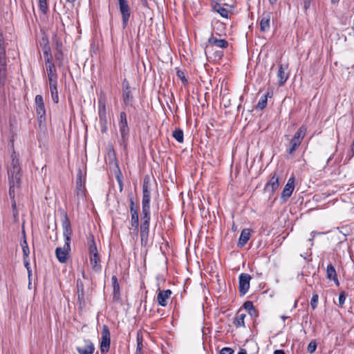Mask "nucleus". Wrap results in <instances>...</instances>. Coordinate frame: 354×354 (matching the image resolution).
<instances>
[{
  "instance_id": "nucleus-1",
  "label": "nucleus",
  "mask_w": 354,
  "mask_h": 354,
  "mask_svg": "<svg viewBox=\"0 0 354 354\" xmlns=\"http://www.w3.org/2000/svg\"><path fill=\"white\" fill-rule=\"evenodd\" d=\"M62 225L64 245L63 248L59 247L55 249V255L59 262L65 263L67 261L68 255L71 251V241L73 233L71 221L66 212H63L62 214Z\"/></svg>"
},
{
  "instance_id": "nucleus-2",
  "label": "nucleus",
  "mask_w": 354,
  "mask_h": 354,
  "mask_svg": "<svg viewBox=\"0 0 354 354\" xmlns=\"http://www.w3.org/2000/svg\"><path fill=\"white\" fill-rule=\"evenodd\" d=\"M12 162L8 169V181H9V196L11 202L15 201L16 189L20 187L21 185V167L19 158L15 151L11 155Z\"/></svg>"
},
{
  "instance_id": "nucleus-3",
  "label": "nucleus",
  "mask_w": 354,
  "mask_h": 354,
  "mask_svg": "<svg viewBox=\"0 0 354 354\" xmlns=\"http://www.w3.org/2000/svg\"><path fill=\"white\" fill-rule=\"evenodd\" d=\"M151 185L149 178L145 177L142 185V214L141 219L151 220L150 212Z\"/></svg>"
},
{
  "instance_id": "nucleus-4",
  "label": "nucleus",
  "mask_w": 354,
  "mask_h": 354,
  "mask_svg": "<svg viewBox=\"0 0 354 354\" xmlns=\"http://www.w3.org/2000/svg\"><path fill=\"white\" fill-rule=\"evenodd\" d=\"M118 128L120 134V145L126 148L129 140L130 129L128 125L127 113L124 111L120 113Z\"/></svg>"
},
{
  "instance_id": "nucleus-5",
  "label": "nucleus",
  "mask_w": 354,
  "mask_h": 354,
  "mask_svg": "<svg viewBox=\"0 0 354 354\" xmlns=\"http://www.w3.org/2000/svg\"><path fill=\"white\" fill-rule=\"evenodd\" d=\"M307 129L305 126L302 125L299 128L297 132L294 134L293 137L290 141V148L287 149L288 154H292L300 146L304 138L306 136Z\"/></svg>"
},
{
  "instance_id": "nucleus-6",
  "label": "nucleus",
  "mask_w": 354,
  "mask_h": 354,
  "mask_svg": "<svg viewBox=\"0 0 354 354\" xmlns=\"http://www.w3.org/2000/svg\"><path fill=\"white\" fill-rule=\"evenodd\" d=\"M282 174L278 169L274 170L270 174V180L266 184L264 191L268 192L270 194H273L276 190L279 187V180L281 179Z\"/></svg>"
},
{
  "instance_id": "nucleus-7",
  "label": "nucleus",
  "mask_w": 354,
  "mask_h": 354,
  "mask_svg": "<svg viewBox=\"0 0 354 354\" xmlns=\"http://www.w3.org/2000/svg\"><path fill=\"white\" fill-rule=\"evenodd\" d=\"M119 10L122 16V28L125 29L128 26V23L131 17V10L129 5L128 0H122L118 1Z\"/></svg>"
},
{
  "instance_id": "nucleus-8",
  "label": "nucleus",
  "mask_w": 354,
  "mask_h": 354,
  "mask_svg": "<svg viewBox=\"0 0 354 354\" xmlns=\"http://www.w3.org/2000/svg\"><path fill=\"white\" fill-rule=\"evenodd\" d=\"M111 334L109 327L103 325L102 330V337L100 342V351L102 354L107 353L110 348Z\"/></svg>"
},
{
  "instance_id": "nucleus-9",
  "label": "nucleus",
  "mask_w": 354,
  "mask_h": 354,
  "mask_svg": "<svg viewBox=\"0 0 354 354\" xmlns=\"http://www.w3.org/2000/svg\"><path fill=\"white\" fill-rule=\"evenodd\" d=\"M35 101L38 122L41 123L46 120V109L44 98L41 95H37Z\"/></svg>"
},
{
  "instance_id": "nucleus-10",
  "label": "nucleus",
  "mask_w": 354,
  "mask_h": 354,
  "mask_svg": "<svg viewBox=\"0 0 354 354\" xmlns=\"http://www.w3.org/2000/svg\"><path fill=\"white\" fill-rule=\"evenodd\" d=\"M98 116H99V124L100 127V131L102 133H105L107 131V118H106V109L105 103L99 102L98 106Z\"/></svg>"
},
{
  "instance_id": "nucleus-11",
  "label": "nucleus",
  "mask_w": 354,
  "mask_h": 354,
  "mask_svg": "<svg viewBox=\"0 0 354 354\" xmlns=\"http://www.w3.org/2000/svg\"><path fill=\"white\" fill-rule=\"evenodd\" d=\"M149 219H141V225L140 228V240L141 245L143 246H147L149 241Z\"/></svg>"
},
{
  "instance_id": "nucleus-12",
  "label": "nucleus",
  "mask_w": 354,
  "mask_h": 354,
  "mask_svg": "<svg viewBox=\"0 0 354 354\" xmlns=\"http://www.w3.org/2000/svg\"><path fill=\"white\" fill-rule=\"evenodd\" d=\"M252 277L249 274L241 273L239 277V288L241 295H244L247 293L250 288V281Z\"/></svg>"
},
{
  "instance_id": "nucleus-13",
  "label": "nucleus",
  "mask_w": 354,
  "mask_h": 354,
  "mask_svg": "<svg viewBox=\"0 0 354 354\" xmlns=\"http://www.w3.org/2000/svg\"><path fill=\"white\" fill-rule=\"evenodd\" d=\"M294 189H295V178L292 176L288 179L286 185H285V187L282 191V193L281 195V199L282 200L283 203L286 202L288 201V199L292 195V194L294 191Z\"/></svg>"
},
{
  "instance_id": "nucleus-14",
  "label": "nucleus",
  "mask_w": 354,
  "mask_h": 354,
  "mask_svg": "<svg viewBox=\"0 0 354 354\" xmlns=\"http://www.w3.org/2000/svg\"><path fill=\"white\" fill-rule=\"evenodd\" d=\"M288 70V64H279V69L277 72V79H278V84L279 86H283L289 77V72Z\"/></svg>"
},
{
  "instance_id": "nucleus-15",
  "label": "nucleus",
  "mask_w": 354,
  "mask_h": 354,
  "mask_svg": "<svg viewBox=\"0 0 354 354\" xmlns=\"http://www.w3.org/2000/svg\"><path fill=\"white\" fill-rule=\"evenodd\" d=\"M172 292L167 289L165 290H158L157 294V301L159 306L165 307L167 305V301L170 298Z\"/></svg>"
},
{
  "instance_id": "nucleus-16",
  "label": "nucleus",
  "mask_w": 354,
  "mask_h": 354,
  "mask_svg": "<svg viewBox=\"0 0 354 354\" xmlns=\"http://www.w3.org/2000/svg\"><path fill=\"white\" fill-rule=\"evenodd\" d=\"M208 44L212 46H216L221 48H227L229 43L226 39H221L215 37L213 34L208 38Z\"/></svg>"
},
{
  "instance_id": "nucleus-17",
  "label": "nucleus",
  "mask_w": 354,
  "mask_h": 354,
  "mask_svg": "<svg viewBox=\"0 0 354 354\" xmlns=\"http://www.w3.org/2000/svg\"><path fill=\"white\" fill-rule=\"evenodd\" d=\"M272 13L270 12H263L260 21V30L263 32H267L270 28V19Z\"/></svg>"
},
{
  "instance_id": "nucleus-18",
  "label": "nucleus",
  "mask_w": 354,
  "mask_h": 354,
  "mask_svg": "<svg viewBox=\"0 0 354 354\" xmlns=\"http://www.w3.org/2000/svg\"><path fill=\"white\" fill-rule=\"evenodd\" d=\"M84 346L77 347L76 350L79 354H93L95 351V346L90 339H84Z\"/></svg>"
},
{
  "instance_id": "nucleus-19",
  "label": "nucleus",
  "mask_w": 354,
  "mask_h": 354,
  "mask_svg": "<svg viewBox=\"0 0 354 354\" xmlns=\"http://www.w3.org/2000/svg\"><path fill=\"white\" fill-rule=\"evenodd\" d=\"M326 277L333 281L337 286H339V282L337 278V272L335 267L332 264H328L326 268Z\"/></svg>"
},
{
  "instance_id": "nucleus-20",
  "label": "nucleus",
  "mask_w": 354,
  "mask_h": 354,
  "mask_svg": "<svg viewBox=\"0 0 354 354\" xmlns=\"http://www.w3.org/2000/svg\"><path fill=\"white\" fill-rule=\"evenodd\" d=\"M251 236V230L249 228L243 229L240 234L238 245L240 247L244 246L247 242L249 241Z\"/></svg>"
},
{
  "instance_id": "nucleus-21",
  "label": "nucleus",
  "mask_w": 354,
  "mask_h": 354,
  "mask_svg": "<svg viewBox=\"0 0 354 354\" xmlns=\"http://www.w3.org/2000/svg\"><path fill=\"white\" fill-rule=\"evenodd\" d=\"M7 80L6 60H0V88L3 87Z\"/></svg>"
},
{
  "instance_id": "nucleus-22",
  "label": "nucleus",
  "mask_w": 354,
  "mask_h": 354,
  "mask_svg": "<svg viewBox=\"0 0 354 354\" xmlns=\"http://www.w3.org/2000/svg\"><path fill=\"white\" fill-rule=\"evenodd\" d=\"M87 245L90 255L98 254L97 245L95 241L94 236L93 234H89L88 236Z\"/></svg>"
},
{
  "instance_id": "nucleus-23",
  "label": "nucleus",
  "mask_w": 354,
  "mask_h": 354,
  "mask_svg": "<svg viewBox=\"0 0 354 354\" xmlns=\"http://www.w3.org/2000/svg\"><path fill=\"white\" fill-rule=\"evenodd\" d=\"M89 259L93 270L95 272L100 271L102 266L100 265V258L99 254L90 255Z\"/></svg>"
},
{
  "instance_id": "nucleus-24",
  "label": "nucleus",
  "mask_w": 354,
  "mask_h": 354,
  "mask_svg": "<svg viewBox=\"0 0 354 354\" xmlns=\"http://www.w3.org/2000/svg\"><path fill=\"white\" fill-rule=\"evenodd\" d=\"M77 295L80 304L84 303V284L80 279L77 280Z\"/></svg>"
},
{
  "instance_id": "nucleus-25",
  "label": "nucleus",
  "mask_w": 354,
  "mask_h": 354,
  "mask_svg": "<svg viewBox=\"0 0 354 354\" xmlns=\"http://www.w3.org/2000/svg\"><path fill=\"white\" fill-rule=\"evenodd\" d=\"M212 10L218 12L222 17L228 18V10L218 3H214L212 6Z\"/></svg>"
},
{
  "instance_id": "nucleus-26",
  "label": "nucleus",
  "mask_w": 354,
  "mask_h": 354,
  "mask_svg": "<svg viewBox=\"0 0 354 354\" xmlns=\"http://www.w3.org/2000/svg\"><path fill=\"white\" fill-rule=\"evenodd\" d=\"M129 229H133L135 235H137L139 230V216L138 213L131 214V227Z\"/></svg>"
},
{
  "instance_id": "nucleus-27",
  "label": "nucleus",
  "mask_w": 354,
  "mask_h": 354,
  "mask_svg": "<svg viewBox=\"0 0 354 354\" xmlns=\"http://www.w3.org/2000/svg\"><path fill=\"white\" fill-rule=\"evenodd\" d=\"M122 100L125 106H132L133 97L131 90L122 91Z\"/></svg>"
},
{
  "instance_id": "nucleus-28",
  "label": "nucleus",
  "mask_w": 354,
  "mask_h": 354,
  "mask_svg": "<svg viewBox=\"0 0 354 354\" xmlns=\"http://www.w3.org/2000/svg\"><path fill=\"white\" fill-rule=\"evenodd\" d=\"M245 316H246L245 314L241 313L240 311H239L233 321L234 325L236 328L245 327L244 319H245Z\"/></svg>"
},
{
  "instance_id": "nucleus-29",
  "label": "nucleus",
  "mask_w": 354,
  "mask_h": 354,
  "mask_svg": "<svg viewBox=\"0 0 354 354\" xmlns=\"http://www.w3.org/2000/svg\"><path fill=\"white\" fill-rule=\"evenodd\" d=\"M136 342H137V346H136V354H143V352H142L143 336H142V333L140 331L137 333Z\"/></svg>"
},
{
  "instance_id": "nucleus-30",
  "label": "nucleus",
  "mask_w": 354,
  "mask_h": 354,
  "mask_svg": "<svg viewBox=\"0 0 354 354\" xmlns=\"http://www.w3.org/2000/svg\"><path fill=\"white\" fill-rule=\"evenodd\" d=\"M85 184V176L83 174V171L81 168L77 169V178H76V187H84Z\"/></svg>"
},
{
  "instance_id": "nucleus-31",
  "label": "nucleus",
  "mask_w": 354,
  "mask_h": 354,
  "mask_svg": "<svg viewBox=\"0 0 354 354\" xmlns=\"http://www.w3.org/2000/svg\"><path fill=\"white\" fill-rule=\"evenodd\" d=\"M23 233H24V239H23V241L21 242V245L22 251H23V257H24V259H27V258H28V256L30 254V250H29V248H28V243L26 241L24 231L23 232Z\"/></svg>"
},
{
  "instance_id": "nucleus-32",
  "label": "nucleus",
  "mask_w": 354,
  "mask_h": 354,
  "mask_svg": "<svg viewBox=\"0 0 354 354\" xmlns=\"http://www.w3.org/2000/svg\"><path fill=\"white\" fill-rule=\"evenodd\" d=\"M111 281L113 288V296L114 297H116L120 295V284L115 275L112 276Z\"/></svg>"
},
{
  "instance_id": "nucleus-33",
  "label": "nucleus",
  "mask_w": 354,
  "mask_h": 354,
  "mask_svg": "<svg viewBox=\"0 0 354 354\" xmlns=\"http://www.w3.org/2000/svg\"><path fill=\"white\" fill-rule=\"evenodd\" d=\"M172 136L179 142L183 143L184 140V135L182 129L176 128L172 133Z\"/></svg>"
},
{
  "instance_id": "nucleus-34",
  "label": "nucleus",
  "mask_w": 354,
  "mask_h": 354,
  "mask_svg": "<svg viewBox=\"0 0 354 354\" xmlns=\"http://www.w3.org/2000/svg\"><path fill=\"white\" fill-rule=\"evenodd\" d=\"M48 0H39V8L42 14L46 15L48 12Z\"/></svg>"
},
{
  "instance_id": "nucleus-35",
  "label": "nucleus",
  "mask_w": 354,
  "mask_h": 354,
  "mask_svg": "<svg viewBox=\"0 0 354 354\" xmlns=\"http://www.w3.org/2000/svg\"><path fill=\"white\" fill-rule=\"evenodd\" d=\"M40 45L42 48L43 53L51 51L50 47L49 46L48 39L47 37H42Z\"/></svg>"
},
{
  "instance_id": "nucleus-36",
  "label": "nucleus",
  "mask_w": 354,
  "mask_h": 354,
  "mask_svg": "<svg viewBox=\"0 0 354 354\" xmlns=\"http://www.w3.org/2000/svg\"><path fill=\"white\" fill-rule=\"evenodd\" d=\"M268 100L266 96H261L260 100H259L257 104L256 105V109L259 110H263L267 105Z\"/></svg>"
},
{
  "instance_id": "nucleus-37",
  "label": "nucleus",
  "mask_w": 354,
  "mask_h": 354,
  "mask_svg": "<svg viewBox=\"0 0 354 354\" xmlns=\"http://www.w3.org/2000/svg\"><path fill=\"white\" fill-rule=\"evenodd\" d=\"M46 71H47V74H48V78L57 77V73L55 66H47Z\"/></svg>"
},
{
  "instance_id": "nucleus-38",
  "label": "nucleus",
  "mask_w": 354,
  "mask_h": 354,
  "mask_svg": "<svg viewBox=\"0 0 354 354\" xmlns=\"http://www.w3.org/2000/svg\"><path fill=\"white\" fill-rule=\"evenodd\" d=\"M177 77L182 81L184 86L188 84V81L185 75V73L183 71L178 70L176 72Z\"/></svg>"
},
{
  "instance_id": "nucleus-39",
  "label": "nucleus",
  "mask_w": 354,
  "mask_h": 354,
  "mask_svg": "<svg viewBox=\"0 0 354 354\" xmlns=\"http://www.w3.org/2000/svg\"><path fill=\"white\" fill-rule=\"evenodd\" d=\"M129 202H130L129 208H130L131 214L138 213V207L135 205L133 197L131 196L129 197Z\"/></svg>"
},
{
  "instance_id": "nucleus-40",
  "label": "nucleus",
  "mask_w": 354,
  "mask_h": 354,
  "mask_svg": "<svg viewBox=\"0 0 354 354\" xmlns=\"http://www.w3.org/2000/svg\"><path fill=\"white\" fill-rule=\"evenodd\" d=\"M12 209L13 212V217L15 222H18L19 221V212L17 208L16 201H13L11 202Z\"/></svg>"
},
{
  "instance_id": "nucleus-41",
  "label": "nucleus",
  "mask_w": 354,
  "mask_h": 354,
  "mask_svg": "<svg viewBox=\"0 0 354 354\" xmlns=\"http://www.w3.org/2000/svg\"><path fill=\"white\" fill-rule=\"evenodd\" d=\"M319 296L317 293H314L310 300V306L313 310H315L317 307Z\"/></svg>"
},
{
  "instance_id": "nucleus-42",
  "label": "nucleus",
  "mask_w": 354,
  "mask_h": 354,
  "mask_svg": "<svg viewBox=\"0 0 354 354\" xmlns=\"http://www.w3.org/2000/svg\"><path fill=\"white\" fill-rule=\"evenodd\" d=\"M317 348V343L315 340H312L307 346V351L310 354H313L315 352Z\"/></svg>"
},
{
  "instance_id": "nucleus-43",
  "label": "nucleus",
  "mask_w": 354,
  "mask_h": 354,
  "mask_svg": "<svg viewBox=\"0 0 354 354\" xmlns=\"http://www.w3.org/2000/svg\"><path fill=\"white\" fill-rule=\"evenodd\" d=\"M50 95L53 99V101L54 103L57 104L59 102V95H58V91L57 88H50Z\"/></svg>"
},
{
  "instance_id": "nucleus-44",
  "label": "nucleus",
  "mask_w": 354,
  "mask_h": 354,
  "mask_svg": "<svg viewBox=\"0 0 354 354\" xmlns=\"http://www.w3.org/2000/svg\"><path fill=\"white\" fill-rule=\"evenodd\" d=\"M55 57L56 60H57L59 62V66L63 64L64 55L62 50H57V52L55 54Z\"/></svg>"
},
{
  "instance_id": "nucleus-45",
  "label": "nucleus",
  "mask_w": 354,
  "mask_h": 354,
  "mask_svg": "<svg viewBox=\"0 0 354 354\" xmlns=\"http://www.w3.org/2000/svg\"><path fill=\"white\" fill-rule=\"evenodd\" d=\"M346 293L344 291H342L339 295V298H338V301H339V307H343V305L345 303V300H346Z\"/></svg>"
},
{
  "instance_id": "nucleus-46",
  "label": "nucleus",
  "mask_w": 354,
  "mask_h": 354,
  "mask_svg": "<svg viewBox=\"0 0 354 354\" xmlns=\"http://www.w3.org/2000/svg\"><path fill=\"white\" fill-rule=\"evenodd\" d=\"M57 77L48 78L49 82V86L50 88H57Z\"/></svg>"
},
{
  "instance_id": "nucleus-47",
  "label": "nucleus",
  "mask_w": 354,
  "mask_h": 354,
  "mask_svg": "<svg viewBox=\"0 0 354 354\" xmlns=\"http://www.w3.org/2000/svg\"><path fill=\"white\" fill-rule=\"evenodd\" d=\"M243 308L248 311H251L254 308L251 301H247L243 304Z\"/></svg>"
},
{
  "instance_id": "nucleus-48",
  "label": "nucleus",
  "mask_w": 354,
  "mask_h": 354,
  "mask_svg": "<svg viewBox=\"0 0 354 354\" xmlns=\"http://www.w3.org/2000/svg\"><path fill=\"white\" fill-rule=\"evenodd\" d=\"M0 60H6V46H0Z\"/></svg>"
},
{
  "instance_id": "nucleus-49",
  "label": "nucleus",
  "mask_w": 354,
  "mask_h": 354,
  "mask_svg": "<svg viewBox=\"0 0 354 354\" xmlns=\"http://www.w3.org/2000/svg\"><path fill=\"white\" fill-rule=\"evenodd\" d=\"M76 194L78 198H83L84 197V187H76Z\"/></svg>"
},
{
  "instance_id": "nucleus-50",
  "label": "nucleus",
  "mask_w": 354,
  "mask_h": 354,
  "mask_svg": "<svg viewBox=\"0 0 354 354\" xmlns=\"http://www.w3.org/2000/svg\"><path fill=\"white\" fill-rule=\"evenodd\" d=\"M233 353H234V350L230 347H224L220 351V354H233Z\"/></svg>"
},
{
  "instance_id": "nucleus-51",
  "label": "nucleus",
  "mask_w": 354,
  "mask_h": 354,
  "mask_svg": "<svg viewBox=\"0 0 354 354\" xmlns=\"http://www.w3.org/2000/svg\"><path fill=\"white\" fill-rule=\"evenodd\" d=\"M108 156L110 160H115V153L113 147H111L108 151Z\"/></svg>"
},
{
  "instance_id": "nucleus-52",
  "label": "nucleus",
  "mask_w": 354,
  "mask_h": 354,
  "mask_svg": "<svg viewBox=\"0 0 354 354\" xmlns=\"http://www.w3.org/2000/svg\"><path fill=\"white\" fill-rule=\"evenodd\" d=\"M131 90L129 83L127 79L122 81V91Z\"/></svg>"
},
{
  "instance_id": "nucleus-53",
  "label": "nucleus",
  "mask_w": 354,
  "mask_h": 354,
  "mask_svg": "<svg viewBox=\"0 0 354 354\" xmlns=\"http://www.w3.org/2000/svg\"><path fill=\"white\" fill-rule=\"evenodd\" d=\"M116 165H117V167L119 168L118 164L116 163ZM116 180L118 181V183H121V181L122 180V173H121V171L120 169H118V172L116 174Z\"/></svg>"
},
{
  "instance_id": "nucleus-54",
  "label": "nucleus",
  "mask_w": 354,
  "mask_h": 354,
  "mask_svg": "<svg viewBox=\"0 0 354 354\" xmlns=\"http://www.w3.org/2000/svg\"><path fill=\"white\" fill-rule=\"evenodd\" d=\"M312 1L313 0H304V8L305 10L310 8Z\"/></svg>"
},
{
  "instance_id": "nucleus-55",
  "label": "nucleus",
  "mask_w": 354,
  "mask_h": 354,
  "mask_svg": "<svg viewBox=\"0 0 354 354\" xmlns=\"http://www.w3.org/2000/svg\"><path fill=\"white\" fill-rule=\"evenodd\" d=\"M45 62H46V66H55L54 63H53V57L51 58H48V59H45Z\"/></svg>"
},
{
  "instance_id": "nucleus-56",
  "label": "nucleus",
  "mask_w": 354,
  "mask_h": 354,
  "mask_svg": "<svg viewBox=\"0 0 354 354\" xmlns=\"http://www.w3.org/2000/svg\"><path fill=\"white\" fill-rule=\"evenodd\" d=\"M223 56V53L222 51H216L214 53V57L217 58L218 59H221Z\"/></svg>"
},
{
  "instance_id": "nucleus-57",
  "label": "nucleus",
  "mask_w": 354,
  "mask_h": 354,
  "mask_svg": "<svg viewBox=\"0 0 354 354\" xmlns=\"http://www.w3.org/2000/svg\"><path fill=\"white\" fill-rule=\"evenodd\" d=\"M24 266L26 268V270L30 269V262H29L28 258L24 259Z\"/></svg>"
},
{
  "instance_id": "nucleus-58",
  "label": "nucleus",
  "mask_w": 354,
  "mask_h": 354,
  "mask_svg": "<svg viewBox=\"0 0 354 354\" xmlns=\"http://www.w3.org/2000/svg\"><path fill=\"white\" fill-rule=\"evenodd\" d=\"M248 313L252 316V317H258V311L255 309V308H253V310H252L251 311H249Z\"/></svg>"
},
{
  "instance_id": "nucleus-59",
  "label": "nucleus",
  "mask_w": 354,
  "mask_h": 354,
  "mask_svg": "<svg viewBox=\"0 0 354 354\" xmlns=\"http://www.w3.org/2000/svg\"><path fill=\"white\" fill-rule=\"evenodd\" d=\"M43 53H44V57L45 59L53 57V55L51 54V51L44 52Z\"/></svg>"
},
{
  "instance_id": "nucleus-60",
  "label": "nucleus",
  "mask_w": 354,
  "mask_h": 354,
  "mask_svg": "<svg viewBox=\"0 0 354 354\" xmlns=\"http://www.w3.org/2000/svg\"><path fill=\"white\" fill-rule=\"evenodd\" d=\"M5 45L4 37L3 32L0 30V46Z\"/></svg>"
},
{
  "instance_id": "nucleus-61",
  "label": "nucleus",
  "mask_w": 354,
  "mask_h": 354,
  "mask_svg": "<svg viewBox=\"0 0 354 354\" xmlns=\"http://www.w3.org/2000/svg\"><path fill=\"white\" fill-rule=\"evenodd\" d=\"M273 95L272 91H267L266 93L263 94V96H266V99L268 100V97H272Z\"/></svg>"
},
{
  "instance_id": "nucleus-62",
  "label": "nucleus",
  "mask_w": 354,
  "mask_h": 354,
  "mask_svg": "<svg viewBox=\"0 0 354 354\" xmlns=\"http://www.w3.org/2000/svg\"><path fill=\"white\" fill-rule=\"evenodd\" d=\"M274 354H286L284 351L282 350V349H278V350H275L274 351Z\"/></svg>"
},
{
  "instance_id": "nucleus-63",
  "label": "nucleus",
  "mask_w": 354,
  "mask_h": 354,
  "mask_svg": "<svg viewBox=\"0 0 354 354\" xmlns=\"http://www.w3.org/2000/svg\"><path fill=\"white\" fill-rule=\"evenodd\" d=\"M61 46H62V43H61V42H59V41H56L57 50H62V49L60 48V47H61Z\"/></svg>"
},
{
  "instance_id": "nucleus-64",
  "label": "nucleus",
  "mask_w": 354,
  "mask_h": 354,
  "mask_svg": "<svg viewBox=\"0 0 354 354\" xmlns=\"http://www.w3.org/2000/svg\"><path fill=\"white\" fill-rule=\"evenodd\" d=\"M238 354H247V351L245 349H241Z\"/></svg>"
}]
</instances>
